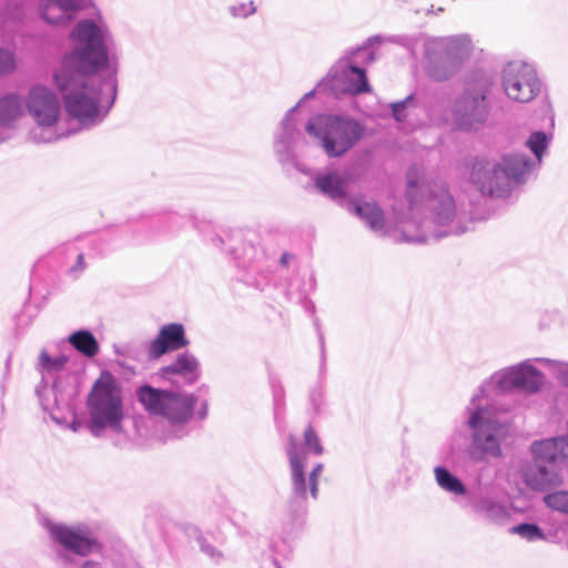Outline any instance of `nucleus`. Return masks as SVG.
Instances as JSON below:
<instances>
[{"label": "nucleus", "mask_w": 568, "mask_h": 568, "mask_svg": "<svg viewBox=\"0 0 568 568\" xmlns=\"http://www.w3.org/2000/svg\"><path fill=\"white\" fill-rule=\"evenodd\" d=\"M69 38L74 45L63 54L52 81L62 94L68 115L78 121L79 132L100 124L116 101L115 70L98 80L92 79L109 69L113 37L103 16L99 14L98 21L78 20Z\"/></svg>", "instance_id": "nucleus-1"}, {"label": "nucleus", "mask_w": 568, "mask_h": 568, "mask_svg": "<svg viewBox=\"0 0 568 568\" xmlns=\"http://www.w3.org/2000/svg\"><path fill=\"white\" fill-rule=\"evenodd\" d=\"M544 383L542 373L526 359L495 372L478 387L477 393L470 399L467 426L471 430V439L465 454L474 463H481L487 457L499 458L503 455L501 442L507 437L509 427L497 419L487 406L477 405V402L488 396L491 389L499 393L514 389L527 393L538 392Z\"/></svg>", "instance_id": "nucleus-2"}, {"label": "nucleus", "mask_w": 568, "mask_h": 568, "mask_svg": "<svg viewBox=\"0 0 568 568\" xmlns=\"http://www.w3.org/2000/svg\"><path fill=\"white\" fill-rule=\"evenodd\" d=\"M422 194L417 196V182L407 179L406 199L412 212L425 209L427 215L420 222L417 242L426 243L430 240L439 241L443 237L460 235L468 227L471 217L457 211L456 202L443 182H433L420 187Z\"/></svg>", "instance_id": "nucleus-3"}, {"label": "nucleus", "mask_w": 568, "mask_h": 568, "mask_svg": "<svg viewBox=\"0 0 568 568\" xmlns=\"http://www.w3.org/2000/svg\"><path fill=\"white\" fill-rule=\"evenodd\" d=\"M135 396L143 409L163 420L164 442L182 439L192 432L193 417L204 420L209 414V403L203 400L195 412L199 396L180 389L154 387L148 383L135 389Z\"/></svg>", "instance_id": "nucleus-4"}, {"label": "nucleus", "mask_w": 568, "mask_h": 568, "mask_svg": "<svg viewBox=\"0 0 568 568\" xmlns=\"http://www.w3.org/2000/svg\"><path fill=\"white\" fill-rule=\"evenodd\" d=\"M534 164L521 152L503 153L498 160L477 156L470 166L469 181L483 195L506 199L515 187L526 183Z\"/></svg>", "instance_id": "nucleus-5"}, {"label": "nucleus", "mask_w": 568, "mask_h": 568, "mask_svg": "<svg viewBox=\"0 0 568 568\" xmlns=\"http://www.w3.org/2000/svg\"><path fill=\"white\" fill-rule=\"evenodd\" d=\"M204 239L209 245L231 256L237 267L245 270L240 277L241 282L256 290L264 288L268 282L264 272L267 253L261 245L257 232L248 229H223L207 233Z\"/></svg>", "instance_id": "nucleus-6"}, {"label": "nucleus", "mask_w": 568, "mask_h": 568, "mask_svg": "<svg viewBox=\"0 0 568 568\" xmlns=\"http://www.w3.org/2000/svg\"><path fill=\"white\" fill-rule=\"evenodd\" d=\"M193 222L192 214L178 212L159 213L151 217L148 223H142L141 229L130 224L111 231L94 235L89 240V246L94 256H103L118 247V237L125 245H143L175 236L187 223Z\"/></svg>", "instance_id": "nucleus-7"}, {"label": "nucleus", "mask_w": 568, "mask_h": 568, "mask_svg": "<svg viewBox=\"0 0 568 568\" xmlns=\"http://www.w3.org/2000/svg\"><path fill=\"white\" fill-rule=\"evenodd\" d=\"M495 85V75L490 71L475 69L466 75L464 89L452 105L453 123L457 130L476 132L487 124Z\"/></svg>", "instance_id": "nucleus-8"}, {"label": "nucleus", "mask_w": 568, "mask_h": 568, "mask_svg": "<svg viewBox=\"0 0 568 568\" xmlns=\"http://www.w3.org/2000/svg\"><path fill=\"white\" fill-rule=\"evenodd\" d=\"M85 405L89 419L87 429L94 437H100L105 429L120 433L124 418L122 389L116 378L103 371L87 396Z\"/></svg>", "instance_id": "nucleus-9"}, {"label": "nucleus", "mask_w": 568, "mask_h": 568, "mask_svg": "<svg viewBox=\"0 0 568 568\" xmlns=\"http://www.w3.org/2000/svg\"><path fill=\"white\" fill-rule=\"evenodd\" d=\"M306 133L318 140L328 158L335 159L346 154L362 140L365 126L348 114L317 113L307 119Z\"/></svg>", "instance_id": "nucleus-10"}, {"label": "nucleus", "mask_w": 568, "mask_h": 568, "mask_svg": "<svg viewBox=\"0 0 568 568\" xmlns=\"http://www.w3.org/2000/svg\"><path fill=\"white\" fill-rule=\"evenodd\" d=\"M23 104L37 123V126L30 132V136L34 142L51 143L61 138L78 133V130L57 132L55 125L60 118L61 105L58 97L49 88L41 84L33 85Z\"/></svg>", "instance_id": "nucleus-11"}, {"label": "nucleus", "mask_w": 568, "mask_h": 568, "mask_svg": "<svg viewBox=\"0 0 568 568\" xmlns=\"http://www.w3.org/2000/svg\"><path fill=\"white\" fill-rule=\"evenodd\" d=\"M298 106L300 103H296L286 111L273 138L274 154L286 172L291 170L304 172L298 152L306 145L304 135V132L306 133V121L296 114Z\"/></svg>", "instance_id": "nucleus-12"}, {"label": "nucleus", "mask_w": 568, "mask_h": 568, "mask_svg": "<svg viewBox=\"0 0 568 568\" xmlns=\"http://www.w3.org/2000/svg\"><path fill=\"white\" fill-rule=\"evenodd\" d=\"M286 455L291 468V495L288 506L294 511L304 510L308 494L316 500L318 498V478L323 473L324 465L316 464L308 477H306V454L300 448L294 436H290L286 447Z\"/></svg>", "instance_id": "nucleus-13"}, {"label": "nucleus", "mask_w": 568, "mask_h": 568, "mask_svg": "<svg viewBox=\"0 0 568 568\" xmlns=\"http://www.w3.org/2000/svg\"><path fill=\"white\" fill-rule=\"evenodd\" d=\"M505 95L513 102L528 104L544 91V83L532 63L515 60L506 63L500 73Z\"/></svg>", "instance_id": "nucleus-14"}, {"label": "nucleus", "mask_w": 568, "mask_h": 568, "mask_svg": "<svg viewBox=\"0 0 568 568\" xmlns=\"http://www.w3.org/2000/svg\"><path fill=\"white\" fill-rule=\"evenodd\" d=\"M327 85L333 97L359 95L372 90L365 68L351 61L348 57H342L320 81V88Z\"/></svg>", "instance_id": "nucleus-15"}, {"label": "nucleus", "mask_w": 568, "mask_h": 568, "mask_svg": "<svg viewBox=\"0 0 568 568\" xmlns=\"http://www.w3.org/2000/svg\"><path fill=\"white\" fill-rule=\"evenodd\" d=\"M37 14L47 24L65 28L77 21L82 13L97 20L101 13L94 0H38Z\"/></svg>", "instance_id": "nucleus-16"}, {"label": "nucleus", "mask_w": 568, "mask_h": 568, "mask_svg": "<svg viewBox=\"0 0 568 568\" xmlns=\"http://www.w3.org/2000/svg\"><path fill=\"white\" fill-rule=\"evenodd\" d=\"M68 361L69 358L67 355L61 354L57 357H52L49 355L47 349L43 348L39 354L38 363L36 365L37 371L42 376L40 384L36 388V394L42 409L49 413L51 418L57 423H59V419L54 415V412L59 409V396L61 394V389L55 378L52 382V385L49 386L45 375L53 376L54 374L60 373Z\"/></svg>", "instance_id": "nucleus-17"}, {"label": "nucleus", "mask_w": 568, "mask_h": 568, "mask_svg": "<svg viewBox=\"0 0 568 568\" xmlns=\"http://www.w3.org/2000/svg\"><path fill=\"white\" fill-rule=\"evenodd\" d=\"M159 376L178 388L191 386L201 376L200 362L189 352L181 353L171 364L160 368Z\"/></svg>", "instance_id": "nucleus-18"}, {"label": "nucleus", "mask_w": 568, "mask_h": 568, "mask_svg": "<svg viewBox=\"0 0 568 568\" xmlns=\"http://www.w3.org/2000/svg\"><path fill=\"white\" fill-rule=\"evenodd\" d=\"M190 344L185 335V328L181 323H169L163 325L158 335L148 346L150 359H158L163 355L179 351Z\"/></svg>", "instance_id": "nucleus-19"}, {"label": "nucleus", "mask_w": 568, "mask_h": 568, "mask_svg": "<svg viewBox=\"0 0 568 568\" xmlns=\"http://www.w3.org/2000/svg\"><path fill=\"white\" fill-rule=\"evenodd\" d=\"M534 462L560 467L568 460V436L536 440L530 446Z\"/></svg>", "instance_id": "nucleus-20"}, {"label": "nucleus", "mask_w": 568, "mask_h": 568, "mask_svg": "<svg viewBox=\"0 0 568 568\" xmlns=\"http://www.w3.org/2000/svg\"><path fill=\"white\" fill-rule=\"evenodd\" d=\"M313 182L322 195L328 197L344 210L348 206V202H352L355 197L347 194L348 180L337 172L332 171L317 174Z\"/></svg>", "instance_id": "nucleus-21"}, {"label": "nucleus", "mask_w": 568, "mask_h": 568, "mask_svg": "<svg viewBox=\"0 0 568 568\" xmlns=\"http://www.w3.org/2000/svg\"><path fill=\"white\" fill-rule=\"evenodd\" d=\"M524 481L535 491H546L560 486L562 476L559 473V467L534 462L525 468Z\"/></svg>", "instance_id": "nucleus-22"}, {"label": "nucleus", "mask_w": 568, "mask_h": 568, "mask_svg": "<svg viewBox=\"0 0 568 568\" xmlns=\"http://www.w3.org/2000/svg\"><path fill=\"white\" fill-rule=\"evenodd\" d=\"M426 73L437 81L443 82L453 78L460 68L448 55L435 48L433 43H425Z\"/></svg>", "instance_id": "nucleus-23"}, {"label": "nucleus", "mask_w": 568, "mask_h": 568, "mask_svg": "<svg viewBox=\"0 0 568 568\" xmlns=\"http://www.w3.org/2000/svg\"><path fill=\"white\" fill-rule=\"evenodd\" d=\"M430 43L444 51L459 68L471 53V40L467 34L432 38Z\"/></svg>", "instance_id": "nucleus-24"}, {"label": "nucleus", "mask_w": 568, "mask_h": 568, "mask_svg": "<svg viewBox=\"0 0 568 568\" xmlns=\"http://www.w3.org/2000/svg\"><path fill=\"white\" fill-rule=\"evenodd\" d=\"M345 210L365 222L374 232L385 229V215L376 202H365L359 197H354L352 202H348V206Z\"/></svg>", "instance_id": "nucleus-25"}, {"label": "nucleus", "mask_w": 568, "mask_h": 568, "mask_svg": "<svg viewBox=\"0 0 568 568\" xmlns=\"http://www.w3.org/2000/svg\"><path fill=\"white\" fill-rule=\"evenodd\" d=\"M470 507L474 513L497 525H503L510 517L509 510L503 503L489 497H480L473 500Z\"/></svg>", "instance_id": "nucleus-26"}, {"label": "nucleus", "mask_w": 568, "mask_h": 568, "mask_svg": "<svg viewBox=\"0 0 568 568\" xmlns=\"http://www.w3.org/2000/svg\"><path fill=\"white\" fill-rule=\"evenodd\" d=\"M321 361H320V381L308 392V403L315 415L322 414L325 407L324 379L326 374V351L324 336L320 333Z\"/></svg>", "instance_id": "nucleus-27"}, {"label": "nucleus", "mask_w": 568, "mask_h": 568, "mask_svg": "<svg viewBox=\"0 0 568 568\" xmlns=\"http://www.w3.org/2000/svg\"><path fill=\"white\" fill-rule=\"evenodd\" d=\"M434 477L437 486L444 491L456 497H465L468 495V489L465 483L447 466H435Z\"/></svg>", "instance_id": "nucleus-28"}, {"label": "nucleus", "mask_w": 568, "mask_h": 568, "mask_svg": "<svg viewBox=\"0 0 568 568\" xmlns=\"http://www.w3.org/2000/svg\"><path fill=\"white\" fill-rule=\"evenodd\" d=\"M23 99L18 93L0 98V126L10 128L23 114Z\"/></svg>", "instance_id": "nucleus-29"}, {"label": "nucleus", "mask_w": 568, "mask_h": 568, "mask_svg": "<svg viewBox=\"0 0 568 568\" xmlns=\"http://www.w3.org/2000/svg\"><path fill=\"white\" fill-rule=\"evenodd\" d=\"M314 288L315 280L313 277H310L307 283L298 278H294L288 282L286 294L291 301L301 304L307 313L314 314L315 304L308 298L310 292Z\"/></svg>", "instance_id": "nucleus-30"}, {"label": "nucleus", "mask_w": 568, "mask_h": 568, "mask_svg": "<svg viewBox=\"0 0 568 568\" xmlns=\"http://www.w3.org/2000/svg\"><path fill=\"white\" fill-rule=\"evenodd\" d=\"M192 537L196 542L199 550L207 557L211 562L214 565H221L225 560V556L216 545V539L212 534L204 532L195 528Z\"/></svg>", "instance_id": "nucleus-31"}, {"label": "nucleus", "mask_w": 568, "mask_h": 568, "mask_svg": "<svg viewBox=\"0 0 568 568\" xmlns=\"http://www.w3.org/2000/svg\"><path fill=\"white\" fill-rule=\"evenodd\" d=\"M67 339L77 352L87 357H94L100 351L98 339L89 329H78L71 333Z\"/></svg>", "instance_id": "nucleus-32"}, {"label": "nucleus", "mask_w": 568, "mask_h": 568, "mask_svg": "<svg viewBox=\"0 0 568 568\" xmlns=\"http://www.w3.org/2000/svg\"><path fill=\"white\" fill-rule=\"evenodd\" d=\"M381 42L379 36H373L366 39L363 44L348 49L343 57H348L351 61L357 62L359 67L365 68L375 61V52L373 45Z\"/></svg>", "instance_id": "nucleus-33"}, {"label": "nucleus", "mask_w": 568, "mask_h": 568, "mask_svg": "<svg viewBox=\"0 0 568 568\" xmlns=\"http://www.w3.org/2000/svg\"><path fill=\"white\" fill-rule=\"evenodd\" d=\"M551 135H548L545 131H534L529 134L526 140V146L535 155V160L531 159L534 170L541 164L542 158L547 149L549 148Z\"/></svg>", "instance_id": "nucleus-34"}, {"label": "nucleus", "mask_w": 568, "mask_h": 568, "mask_svg": "<svg viewBox=\"0 0 568 568\" xmlns=\"http://www.w3.org/2000/svg\"><path fill=\"white\" fill-rule=\"evenodd\" d=\"M509 532L518 535L527 541L546 539V534L536 523H520L509 528Z\"/></svg>", "instance_id": "nucleus-35"}, {"label": "nucleus", "mask_w": 568, "mask_h": 568, "mask_svg": "<svg viewBox=\"0 0 568 568\" xmlns=\"http://www.w3.org/2000/svg\"><path fill=\"white\" fill-rule=\"evenodd\" d=\"M58 252H65L68 256L74 257L75 262L67 268V274L72 278H78L87 267L84 254L73 243L61 247Z\"/></svg>", "instance_id": "nucleus-36"}, {"label": "nucleus", "mask_w": 568, "mask_h": 568, "mask_svg": "<svg viewBox=\"0 0 568 568\" xmlns=\"http://www.w3.org/2000/svg\"><path fill=\"white\" fill-rule=\"evenodd\" d=\"M227 12L234 19H248L257 12V6L253 0L235 2L227 8Z\"/></svg>", "instance_id": "nucleus-37"}, {"label": "nucleus", "mask_w": 568, "mask_h": 568, "mask_svg": "<svg viewBox=\"0 0 568 568\" xmlns=\"http://www.w3.org/2000/svg\"><path fill=\"white\" fill-rule=\"evenodd\" d=\"M544 503L554 510L568 514V490H557L547 494L544 497Z\"/></svg>", "instance_id": "nucleus-38"}, {"label": "nucleus", "mask_w": 568, "mask_h": 568, "mask_svg": "<svg viewBox=\"0 0 568 568\" xmlns=\"http://www.w3.org/2000/svg\"><path fill=\"white\" fill-rule=\"evenodd\" d=\"M303 438H304V446L307 452H310L311 454H313L315 456H321L324 453V448L321 443V439L312 425H308L305 428Z\"/></svg>", "instance_id": "nucleus-39"}, {"label": "nucleus", "mask_w": 568, "mask_h": 568, "mask_svg": "<svg viewBox=\"0 0 568 568\" xmlns=\"http://www.w3.org/2000/svg\"><path fill=\"white\" fill-rule=\"evenodd\" d=\"M392 116L396 122H404L407 119L406 110L410 106H415V95L408 94L405 99L389 104Z\"/></svg>", "instance_id": "nucleus-40"}, {"label": "nucleus", "mask_w": 568, "mask_h": 568, "mask_svg": "<svg viewBox=\"0 0 568 568\" xmlns=\"http://www.w3.org/2000/svg\"><path fill=\"white\" fill-rule=\"evenodd\" d=\"M462 450L455 445L454 439L440 449V460L446 465L459 466Z\"/></svg>", "instance_id": "nucleus-41"}, {"label": "nucleus", "mask_w": 568, "mask_h": 568, "mask_svg": "<svg viewBox=\"0 0 568 568\" xmlns=\"http://www.w3.org/2000/svg\"><path fill=\"white\" fill-rule=\"evenodd\" d=\"M534 361L551 365L557 381L562 386L568 387V363L556 362L548 358H535Z\"/></svg>", "instance_id": "nucleus-42"}, {"label": "nucleus", "mask_w": 568, "mask_h": 568, "mask_svg": "<svg viewBox=\"0 0 568 568\" xmlns=\"http://www.w3.org/2000/svg\"><path fill=\"white\" fill-rule=\"evenodd\" d=\"M16 67L14 52L7 48H0V74H9L16 70Z\"/></svg>", "instance_id": "nucleus-43"}, {"label": "nucleus", "mask_w": 568, "mask_h": 568, "mask_svg": "<svg viewBox=\"0 0 568 568\" xmlns=\"http://www.w3.org/2000/svg\"><path fill=\"white\" fill-rule=\"evenodd\" d=\"M48 294H49V292L47 290L40 288L38 286V283H37V280H36V275H33V277L31 280V284L29 286L30 298H33L36 301H38L40 298L41 300H45Z\"/></svg>", "instance_id": "nucleus-44"}, {"label": "nucleus", "mask_w": 568, "mask_h": 568, "mask_svg": "<svg viewBox=\"0 0 568 568\" xmlns=\"http://www.w3.org/2000/svg\"><path fill=\"white\" fill-rule=\"evenodd\" d=\"M315 93H326V94H328V95H332V94L329 93V88H328V85H327V87L320 88V82H318V83H317V85H316L313 90H311V91H308L307 93H305V94L303 95V98H302L297 103H300V105H301L304 101H306V100H308V99L313 98V97L315 95Z\"/></svg>", "instance_id": "nucleus-45"}, {"label": "nucleus", "mask_w": 568, "mask_h": 568, "mask_svg": "<svg viewBox=\"0 0 568 568\" xmlns=\"http://www.w3.org/2000/svg\"><path fill=\"white\" fill-rule=\"evenodd\" d=\"M83 426V422L78 419V418H73L71 424H70V428L73 430V432H79L81 429V427Z\"/></svg>", "instance_id": "nucleus-46"}, {"label": "nucleus", "mask_w": 568, "mask_h": 568, "mask_svg": "<svg viewBox=\"0 0 568 568\" xmlns=\"http://www.w3.org/2000/svg\"><path fill=\"white\" fill-rule=\"evenodd\" d=\"M292 258H293V255L285 252L282 254V256L280 258V263H281V265L286 266V265H288V263Z\"/></svg>", "instance_id": "nucleus-47"}, {"label": "nucleus", "mask_w": 568, "mask_h": 568, "mask_svg": "<svg viewBox=\"0 0 568 568\" xmlns=\"http://www.w3.org/2000/svg\"><path fill=\"white\" fill-rule=\"evenodd\" d=\"M263 568H282V567L276 558H272L270 561V566L268 567L264 566Z\"/></svg>", "instance_id": "nucleus-48"}, {"label": "nucleus", "mask_w": 568, "mask_h": 568, "mask_svg": "<svg viewBox=\"0 0 568 568\" xmlns=\"http://www.w3.org/2000/svg\"><path fill=\"white\" fill-rule=\"evenodd\" d=\"M292 538V532L291 531H284V536H283V541L286 542L288 541L290 539Z\"/></svg>", "instance_id": "nucleus-49"}, {"label": "nucleus", "mask_w": 568, "mask_h": 568, "mask_svg": "<svg viewBox=\"0 0 568 568\" xmlns=\"http://www.w3.org/2000/svg\"><path fill=\"white\" fill-rule=\"evenodd\" d=\"M115 353L120 354V355H123V353L119 348L115 349Z\"/></svg>", "instance_id": "nucleus-50"}, {"label": "nucleus", "mask_w": 568, "mask_h": 568, "mask_svg": "<svg viewBox=\"0 0 568 568\" xmlns=\"http://www.w3.org/2000/svg\"><path fill=\"white\" fill-rule=\"evenodd\" d=\"M4 139L2 136H0V142H2Z\"/></svg>", "instance_id": "nucleus-51"}]
</instances>
